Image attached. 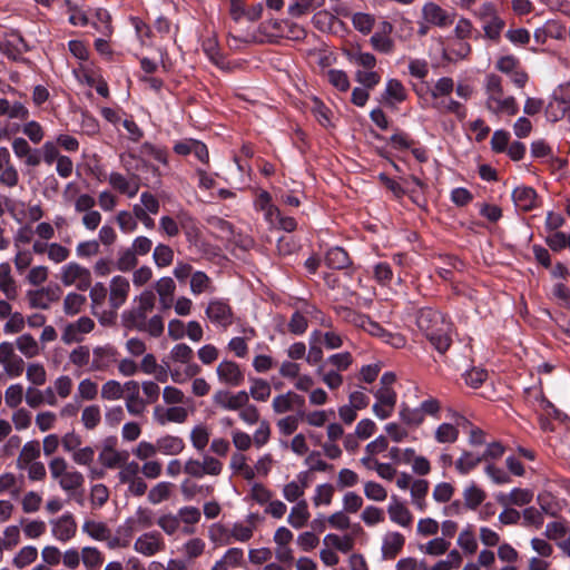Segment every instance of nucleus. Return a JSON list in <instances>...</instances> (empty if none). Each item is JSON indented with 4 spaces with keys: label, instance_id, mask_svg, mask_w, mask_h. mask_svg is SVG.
Wrapping results in <instances>:
<instances>
[{
    "label": "nucleus",
    "instance_id": "f257e3e1",
    "mask_svg": "<svg viewBox=\"0 0 570 570\" xmlns=\"http://www.w3.org/2000/svg\"><path fill=\"white\" fill-rule=\"evenodd\" d=\"M416 325L430 343L441 353L452 342V324L442 313L432 308H422L416 316Z\"/></svg>",
    "mask_w": 570,
    "mask_h": 570
},
{
    "label": "nucleus",
    "instance_id": "f03ea898",
    "mask_svg": "<svg viewBox=\"0 0 570 570\" xmlns=\"http://www.w3.org/2000/svg\"><path fill=\"white\" fill-rule=\"evenodd\" d=\"M485 108L494 114L514 116L518 105L513 96L505 95L502 79L495 73H489L484 80Z\"/></svg>",
    "mask_w": 570,
    "mask_h": 570
},
{
    "label": "nucleus",
    "instance_id": "7ed1b4c3",
    "mask_svg": "<svg viewBox=\"0 0 570 570\" xmlns=\"http://www.w3.org/2000/svg\"><path fill=\"white\" fill-rule=\"evenodd\" d=\"M155 306L156 294L151 289H144L139 295L134 297L132 306L122 313V325L131 330L142 324V321L148 318V315L154 311Z\"/></svg>",
    "mask_w": 570,
    "mask_h": 570
},
{
    "label": "nucleus",
    "instance_id": "20e7f679",
    "mask_svg": "<svg viewBox=\"0 0 570 570\" xmlns=\"http://www.w3.org/2000/svg\"><path fill=\"white\" fill-rule=\"evenodd\" d=\"M194 352L190 346L179 343L173 346L168 358L173 363L185 365L184 370L175 367L170 371V377L175 383H183L188 379L196 376L200 372V367L193 362Z\"/></svg>",
    "mask_w": 570,
    "mask_h": 570
},
{
    "label": "nucleus",
    "instance_id": "39448f33",
    "mask_svg": "<svg viewBox=\"0 0 570 570\" xmlns=\"http://www.w3.org/2000/svg\"><path fill=\"white\" fill-rule=\"evenodd\" d=\"M58 278L63 286H73L78 291H87L92 284L90 269L76 262H70L60 268Z\"/></svg>",
    "mask_w": 570,
    "mask_h": 570
},
{
    "label": "nucleus",
    "instance_id": "423d86ee",
    "mask_svg": "<svg viewBox=\"0 0 570 570\" xmlns=\"http://www.w3.org/2000/svg\"><path fill=\"white\" fill-rule=\"evenodd\" d=\"M452 423H441L434 431V440L440 444H453L459 440L460 426L468 424V420L455 411H450Z\"/></svg>",
    "mask_w": 570,
    "mask_h": 570
},
{
    "label": "nucleus",
    "instance_id": "0eeeda50",
    "mask_svg": "<svg viewBox=\"0 0 570 570\" xmlns=\"http://www.w3.org/2000/svg\"><path fill=\"white\" fill-rule=\"evenodd\" d=\"M95 328V322L88 316H81L75 322L67 324L61 334V341L65 344L80 343L86 334Z\"/></svg>",
    "mask_w": 570,
    "mask_h": 570
},
{
    "label": "nucleus",
    "instance_id": "6e6552de",
    "mask_svg": "<svg viewBox=\"0 0 570 570\" xmlns=\"http://www.w3.org/2000/svg\"><path fill=\"white\" fill-rule=\"evenodd\" d=\"M166 548L161 534L157 531L145 532L134 542V550L145 557H153Z\"/></svg>",
    "mask_w": 570,
    "mask_h": 570
},
{
    "label": "nucleus",
    "instance_id": "1a4fd4ad",
    "mask_svg": "<svg viewBox=\"0 0 570 570\" xmlns=\"http://www.w3.org/2000/svg\"><path fill=\"white\" fill-rule=\"evenodd\" d=\"M374 395L376 403L373 405V413L380 420L390 417L396 404V392L393 387H379Z\"/></svg>",
    "mask_w": 570,
    "mask_h": 570
},
{
    "label": "nucleus",
    "instance_id": "9d476101",
    "mask_svg": "<svg viewBox=\"0 0 570 570\" xmlns=\"http://www.w3.org/2000/svg\"><path fill=\"white\" fill-rule=\"evenodd\" d=\"M117 361V351L114 346L98 345L92 348V357L90 361L89 370L91 372H106Z\"/></svg>",
    "mask_w": 570,
    "mask_h": 570
},
{
    "label": "nucleus",
    "instance_id": "9b49d317",
    "mask_svg": "<svg viewBox=\"0 0 570 570\" xmlns=\"http://www.w3.org/2000/svg\"><path fill=\"white\" fill-rule=\"evenodd\" d=\"M187 417L188 410L180 405H171L169 407L156 405L153 410V419L160 426L169 423L181 424Z\"/></svg>",
    "mask_w": 570,
    "mask_h": 570
},
{
    "label": "nucleus",
    "instance_id": "f8f14e48",
    "mask_svg": "<svg viewBox=\"0 0 570 570\" xmlns=\"http://www.w3.org/2000/svg\"><path fill=\"white\" fill-rule=\"evenodd\" d=\"M213 402L216 406L226 411H238L240 407L247 404L248 393L246 391H238L232 393L228 391H217L213 395Z\"/></svg>",
    "mask_w": 570,
    "mask_h": 570
},
{
    "label": "nucleus",
    "instance_id": "ddd939ff",
    "mask_svg": "<svg viewBox=\"0 0 570 570\" xmlns=\"http://www.w3.org/2000/svg\"><path fill=\"white\" fill-rule=\"evenodd\" d=\"M130 292L129 281L121 275L114 276L109 283V305L112 309L117 311L121 307Z\"/></svg>",
    "mask_w": 570,
    "mask_h": 570
},
{
    "label": "nucleus",
    "instance_id": "4468645a",
    "mask_svg": "<svg viewBox=\"0 0 570 570\" xmlns=\"http://www.w3.org/2000/svg\"><path fill=\"white\" fill-rule=\"evenodd\" d=\"M52 535L61 542L71 540L77 532V523L71 513L62 514L61 517L50 521Z\"/></svg>",
    "mask_w": 570,
    "mask_h": 570
},
{
    "label": "nucleus",
    "instance_id": "2eb2a0df",
    "mask_svg": "<svg viewBox=\"0 0 570 570\" xmlns=\"http://www.w3.org/2000/svg\"><path fill=\"white\" fill-rule=\"evenodd\" d=\"M19 183V174L11 161L9 150L0 147V184L13 188Z\"/></svg>",
    "mask_w": 570,
    "mask_h": 570
},
{
    "label": "nucleus",
    "instance_id": "dca6fc26",
    "mask_svg": "<svg viewBox=\"0 0 570 570\" xmlns=\"http://www.w3.org/2000/svg\"><path fill=\"white\" fill-rule=\"evenodd\" d=\"M160 229L169 237H175L179 234V227L186 230L187 235L196 230L193 219L186 214L178 215V222L170 216H163L159 222Z\"/></svg>",
    "mask_w": 570,
    "mask_h": 570
},
{
    "label": "nucleus",
    "instance_id": "f3484780",
    "mask_svg": "<svg viewBox=\"0 0 570 570\" xmlns=\"http://www.w3.org/2000/svg\"><path fill=\"white\" fill-rule=\"evenodd\" d=\"M207 317L215 324L227 327L233 323V312L230 306L219 299L209 302L206 308Z\"/></svg>",
    "mask_w": 570,
    "mask_h": 570
},
{
    "label": "nucleus",
    "instance_id": "a211bd4d",
    "mask_svg": "<svg viewBox=\"0 0 570 570\" xmlns=\"http://www.w3.org/2000/svg\"><path fill=\"white\" fill-rule=\"evenodd\" d=\"M216 373L220 382L230 386H238L244 381L242 370L232 361L220 362L216 368Z\"/></svg>",
    "mask_w": 570,
    "mask_h": 570
},
{
    "label": "nucleus",
    "instance_id": "6ab92c4d",
    "mask_svg": "<svg viewBox=\"0 0 570 570\" xmlns=\"http://www.w3.org/2000/svg\"><path fill=\"white\" fill-rule=\"evenodd\" d=\"M422 16L426 22L441 28L453 22L452 16L434 2H428L423 6Z\"/></svg>",
    "mask_w": 570,
    "mask_h": 570
},
{
    "label": "nucleus",
    "instance_id": "aec40b11",
    "mask_svg": "<svg viewBox=\"0 0 570 570\" xmlns=\"http://www.w3.org/2000/svg\"><path fill=\"white\" fill-rule=\"evenodd\" d=\"M109 184L117 189L119 193L134 197L137 195L140 188V180L138 176L132 175L130 178H126L119 173H111L108 178Z\"/></svg>",
    "mask_w": 570,
    "mask_h": 570
},
{
    "label": "nucleus",
    "instance_id": "412c9836",
    "mask_svg": "<svg viewBox=\"0 0 570 570\" xmlns=\"http://www.w3.org/2000/svg\"><path fill=\"white\" fill-rule=\"evenodd\" d=\"M13 344L21 356L26 357L27 360L38 357L43 350V346L40 344V342L37 341L30 333L19 335Z\"/></svg>",
    "mask_w": 570,
    "mask_h": 570
},
{
    "label": "nucleus",
    "instance_id": "4be33fe9",
    "mask_svg": "<svg viewBox=\"0 0 570 570\" xmlns=\"http://www.w3.org/2000/svg\"><path fill=\"white\" fill-rule=\"evenodd\" d=\"M12 150L18 158L24 160V165L28 167H37L41 163L38 150L32 149L24 138H14Z\"/></svg>",
    "mask_w": 570,
    "mask_h": 570
},
{
    "label": "nucleus",
    "instance_id": "5701e85b",
    "mask_svg": "<svg viewBox=\"0 0 570 570\" xmlns=\"http://www.w3.org/2000/svg\"><path fill=\"white\" fill-rule=\"evenodd\" d=\"M405 538L397 531H389L384 534L382 540V556L384 559H394L403 549Z\"/></svg>",
    "mask_w": 570,
    "mask_h": 570
},
{
    "label": "nucleus",
    "instance_id": "b1692460",
    "mask_svg": "<svg viewBox=\"0 0 570 570\" xmlns=\"http://www.w3.org/2000/svg\"><path fill=\"white\" fill-rule=\"evenodd\" d=\"M0 292L8 301H16L19 295L18 283L8 263L0 264Z\"/></svg>",
    "mask_w": 570,
    "mask_h": 570
},
{
    "label": "nucleus",
    "instance_id": "393cba45",
    "mask_svg": "<svg viewBox=\"0 0 570 570\" xmlns=\"http://www.w3.org/2000/svg\"><path fill=\"white\" fill-rule=\"evenodd\" d=\"M155 294L158 295L159 303L163 309H168L173 305L176 284L169 276L160 277L154 285Z\"/></svg>",
    "mask_w": 570,
    "mask_h": 570
},
{
    "label": "nucleus",
    "instance_id": "a878e982",
    "mask_svg": "<svg viewBox=\"0 0 570 570\" xmlns=\"http://www.w3.org/2000/svg\"><path fill=\"white\" fill-rule=\"evenodd\" d=\"M387 513L390 520L402 528H410L413 522V515L409 508L396 498H393L389 504Z\"/></svg>",
    "mask_w": 570,
    "mask_h": 570
},
{
    "label": "nucleus",
    "instance_id": "bb28decb",
    "mask_svg": "<svg viewBox=\"0 0 570 570\" xmlns=\"http://www.w3.org/2000/svg\"><path fill=\"white\" fill-rule=\"evenodd\" d=\"M177 514L181 524V533L191 535L195 533V527L200 521L202 512L193 505H185L178 509Z\"/></svg>",
    "mask_w": 570,
    "mask_h": 570
},
{
    "label": "nucleus",
    "instance_id": "cd10ccee",
    "mask_svg": "<svg viewBox=\"0 0 570 570\" xmlns=\"http://www.w3.org/2000/svg\"><path fill=\"white\" fill-rule=\"evenodd\" d=\"M126 461H128V453L118 451L112 445L105 444L99 452V462L107 469H119Z\"/></svg>",
    "mask_w": 570,
    "mask_h": 570
},
{
    "label": "nucleus",
    "instance_id": "c85d7f7f",
    "mask_svg": "<svg viewBox=\"0 0 570 570\" xmlns=\"http://www.w3.org/2000/svg\"><path fill=\"white\" fill-rule=\"evenodd\" d=\"M81 530L89 538L96 541H105L111 538V529L107 523L91 518L85 519Z\"/></svg>",
    "mask_w": 570,
    "mask_h": 570
},
{
    "label": "nucleus",
    "instance_id": "c756f323",
    "mask_svg": "<svg viewBox=\"0 0 570 570\" xmlns=\"http://www.w3.org/2000/svg\"><path fill=\"white\" fill-rule=\"evenodd\" d=\"M0 51L8 58L17 60L23 52L28 51V46L19 35H10L0 42Z\"/></svg>",
    "mask_w": 570,
    "mask_h": 570
},
{
    "label": "nucleus",
    "instance_id": "7c9ffc66",
    "mask_svg": "<svg viewBox=\"0 0 570 570\" xmlns=\"http://www.w3.org/2000/svg\"><path fill=\"white\" fill-rule=\"evenodd\" d=\"M323 546L330 547L334 551L348 553L354 549L355 539L352 534L338 535L336 533H327L323 538Z\"/></svg>",
    "mask_w": 570,
    "mask_h": 570
},
{
    "label": "nucleus",
    "instance_id": "2f4dec72",
    "mask_svg": "<svg viewBox=\"0 0 570 570\" xmlns=\"http://www.w3.org/2000/svg\"><path fill=\"white\" fill-rule=\"evenodd\" d=\"M41 453L40 443L36 440L28 441L23 444L18 459H17V468L20 470H24L31 463L38 462Z\"/></svg>",
    "mask_w": 570,
    "mask_h": 570
},
{
    "label": "nucleus",
    "instance_id": "473e14b6",
    "mask_svg": "<svg viewBox=\"0 0 570 570\" xmlns=\"http://www.w3.org/2000/svg\"><path fill=\"white\" fill-rule=\"evenodd\" d=\"M515 206L521 210H531L535 206L537 193L533 188L519 186L512 193Z\"/></svg>",
    "mask_w": 570,
    "mask_h": 570
},
{
    "label": "nucleus",
    "instance_id": "72a5a7b5",
    "mask_svg": "<svg viewBox=\"0 0 570 570\" xmlns=\"http://www.w3.org/2000/svg\"><path fill=\"white\" fill-rule=\"evenodd\" d=\"M309 517L308 504L302 499L291 509L287 522L294 529H302L307 524Z\"/></svg>",
    "mask_w": 570,
    "mask_h": 570
},
{
    "label": "nucleus",
    "instance_id": "f704fd0d",
    "mask_svg": "<svg viewBox=\"0 0 570 570\" xmlns=\"http://www.w3.org/2000/svg\"><path fill=\"white\" fill-rule=\"evenodd\" d=\"M2 116H7L10 119L27 120L29 118V110L20 101L10 102L8 99L0 98V117Z\"/></svg>",
    "mask_w": 570,
    "mask_h": 570
},
{
    "label": "nucleus",
    "instance_id": "c9c22d12",
    "mask_svg": "<svg viewBox=\"0 0 570 570\" xmlns=\"http://www.w3.org/2000/svg\"><path fill=\"white\" fill-rule=\"evenodd\" d=\"M26 299L29 307L36 309H48L53 301L50 296V289L45 287L28 291L26 293Z\"/></svg>",
    "mask_w": 570,
    "mask_h": 570
},
{
    "label": "nucleus",
    "instance_id": "e433bc0d",
    "mask_svg": "<svg viewBox=\"0 0 570 570\" xmlns=\"http://www.w3.org/2000/svg\"><path fill=\"white\" fill-rule=\"evenodd\" d=\"M26 379L33 386H42L48 381V372L40 362L26 363Z\"/></svg>",
    "mask_w": 570,
    "mask_h": 570
},
{
    "label": "nucleus",
    "instance_id": "4c0bfd02",
    "mask_svg": "<svg viewBox=\"0 0 570 570\" xmlns=\"http://www.w3.org/2000/svg\"><path fill=\"white\" fill-rule=\"evenodd\" d=\"M483 461V456L480 454L473 453L471 451H462L458 460L454 462L456 471L465 475L474 470L481 462Z\"/></svg>",
    "mask_w": 570,
    "mask_h": 570
},
{
    "label": "nucleus",
    "instance_id": "58836bf2",
    "mask_svg": "<svg viewBox=\"0 0 570 570\" xmlns=\"http://www.w3.org/2000/svg\"><path fill=\"white\" fill-rule=\"evenodd\" d=\"M158 452L165 455H177L185 449L183 439L175 435H165L157 440Z\"/></svg>",
    "mask_w": 570,
    "mask_h": 570
},
{
    "label": "nucleus",
    "instance_id": "ea45409f",
    "mask_svg": "<svg viewBox=\"0 0 570 570\" xmlns=\"http://www.w3.org/2000/svg\"><path fill=\"white\" fill-rule=\"evenodd\" d=\"M81 563L86 570H98L104 563V554L97 547H82Z\"/></svg>",
    "mask_w": 570,
    "mask_h": 570
},
{
    "label": "nucleus",
    "instance_id": "a19ab883",
    "mask_svg": "<svg viewBox=\"0 0 570 570\" xmlns=\"http://www.w3.org/2000/svg\"><path fill=\"white\" fill-rule=\"evenodd\" d=\"M174 484L170 482L161 481L156 483L151 489L148 491V501L149 503L156 505L160 504L164 501L169 500L171 497Z\"/></svg>",
    "mask_w": 570,
    "mask_h": 570
},
{
    "label": "nucleus",
    "instance_id": "79ce46f5",
    "mask_svg": "<svg viewBox=\"0 0 570 570\" xmlns=\"http://www.w3.org/2000/svg\"><path fill=\"white\" fill-rule=\"evenodd\" d=\"M87 298L78 293H68L62 302L63 313L68 316H75L79 314L86 305Z\"/></svg>",
    "mask_w": 570,
    "mask_h": 570
},
{
    "label": "nucleus",
    "instance_id": "37998d69",
    "mask_svg": "<svg viewBox=\"0 0 570 570\" xmlns=\"http://www.w3.org/2000/svg\"><path fill=\"white\" fill-rule=\"evenodd\" d=\"M156 523L159 527V529L169 537H173L178 531H181V524L177 513H163L158 517Z\"/></svg>",
    "mask_w": 570,
    "mask_h": 570
},
{
    "label": "nucleus",
    "instance_id": "c03bdc74",
    "mask_svg": "<svg viewBox=\"0 0 570 570\" xmlns=\"http://www.w3.org/2000/svg\"><path fill=\"white\" fill-rule=\"evenodd\" d=\"M410 490L413 504L423 511L426 507L425 497L429 491V482L423 479L414 480Z\"/></svg>",
    "mask_w": 570,
    "mask_h": 570
},
{
    "label": "nucleus",
    "instance_id": "a18cd8bd",
    "mask_svg": "<svg viewBox=\"0 0 570 570\" xmlns=\"http://www.w3.org/2000/svg\"><path fill=\"white\" fill-rule=\"evenodd\" d=\"M132 330L145 332L151 337H159L165 330L164 320L160 315L156 314L150 318H146L142 321V324L135 326Z\"/></svg>",
    "mask_w": 570,
    "mask_h": 570
},
{
    "label": "nucleus",
    "instance_id": "49530a36",
    "mask_svg": "<svg viewBox=\"0 0 570 570\" xmlns=\"http://www.w3.org/2000/svg\"><path fill=\"white\" fill-rule=\"evenodd\" d=\"M140 466L136 461H126L118 471L117 478L119 483L127 487L140 478Z\"/></svg>",
    "mask_w": 570,
    "mask_h": 570
},
{
    "label": "nucleus",
    "instance_id": "de8ad7c7",
    "mask_svg": "<svg viewBox=\"0 0 570 570\" xmlns=\"http://www.w3.org/2000/svg\"><path fill=\"white\" fill-rule=\"evenodd\" d=\"M208 224L212 228L213 234L216 237L227 242L234 238L235 232L233 226L228 222L219 217H210L208 219Z\"/></svg>",
    "mask_w": 570,
    "mask_h": 570
},
{
    "label": "nucleus",
    "instance_id": "09e8293b",
    "mask_svg": "<svg viewBox=\"0 0 570 570\" xmlns=\"http://www.w3.org/2000/svg\"><path fill=\"white\" fill-rule=\"evenodd\" d=\"M60 488L66 492H72L81 488L85 483V476L76 470H68L62 478L58 480Z\"/></svg>",
    "mask_w": 570,
    "mask_h": 570
},
{
    "label": "nucleus",
    "instance_id": "8fccbe9b",
    "mask_svg": "<svg viewBox=\"0 0 570 570\" xmlns=\"http://www.w3.org/2000/svg\"><path fill=\"white\" fill-rule=\"evenodd\" d=\"M247 393L248 399L253 397L255 401L266 402L272 394V387L269 383L263 379H253L249 392Z\"/></svg>",
    "mask_w": 570,
    "mask_h": 570
},
{
    "label": "nucleus",
    "instance_id": "3c124183",
    "mask_svg": "<svg viewBox=\"0 0 570 570\" xmlns=\"http://www.w3.org/2000/svg\"><path fill=\"white\" fill-rule=\"evenodd\" d=\"M485 492L474 483L463 491L464 504L470 510H475L485 499Z\"/></svg>",
    "mask_w": 570,
    "mask_h": 570
},
{
    "label": "nucleus",
    "instance_id": "603ef678",
    "mask_svg": "<svg viewBox=\"0 0 570 570\" xmlns=\"http://www.w3.org/2000/svg\"><path fill=\"white\" fill-rule=\"evenodd\" d=\"M0 366L2 367V371L6 374V376L10 379H17L23 374L26 362L22 358V356L18 354L16 356H12V358L10 360H4L3 362H1Z\"/></svg>",
    "mask_w": 570,
    "mask_h": 570
},
{
    "label": "nucleus",
    "instance_id": "864d4df0",
    "mask_svg": "<svg viewBox=\"0 0 570 570\" xmlns=\"http://www.w3.org/2000/svg\"><path fill=\"white\" fill-rule=\"evenodd\" d=\"M325 263L331 268H345L350 265V257L343 248L334 247L327 252Z\"/></svg>",
    "mask_w": 570,
    "mask_h": 570
},
{
    "label": "nucleus",
    "instance_id": "5fc2aeb1",
    "mask_svg": "<svg viewBox=\"0 0 570 570\" xmlns=\"http://www.w3.org/2000/svg\"><path fill=\"white\" fill-rule=\"evenodd\" d=\"M38 558V550L36 547L26 546L21 548L12 559V564L18 569H23L33 563Z\"/></svg>",
    "mask_w": 570,
    "mask_h": 570
},
{
    "label": "nucleus",
    "instance_id": "6e6d98bb",
    "mask_svg": "<svg viewBox=\"0 0 570 570\" xmlns=\"http://www.w3.org/2000/svg\"><path fill=\"white\" fill-rule=\"evenodd\" d=\"M153 259L157 267H167L174 262V250L166 244H158L154 249Z\"/></svg>",
    "mask_w": 570,
    "mask_h": 570
},
{
    "label": "nucleus",
    "instance_id": "4d7b16f0",
    "mask_svg": "<svg viewBox=\"0 0 570 570\" xmlns=\"http://www.w3.org/2000/svg\"><path fill=\"white\" fill-rule=\"evenodd\" d=\"M98 395V384L89 377L82 379L77 385V397L82 401H92Z\"/></svg>",
    "mask_w": 570,
    "mask_h": 570
},
{
    "label": "nucleus",
    "instance_id": "13d9d810",
    "mask_svg": "<svg viewBox=\"0 0 570 570\" xmlns=\"http://www.w3.org/2000/svg\"><path fill=\"white\" fill-rule=\"evenodd\" d=\"M456 543L468 554H474L478 550V541L470 527L460 532Z\"/></svg>",
    "mask_w": 570,
    "mask_h": 570
},
{
    "label": "nucleus",
    "instance_id": "bf43d9fd",
    "mask_svg": "<svg viewBox=\"0 0 570 570\" xmlns=\"http://www.w3.org/2000/svg\"><path fill=\"white\" fill-rule=\"evenodd\" d=\"M101 421V412L98 405H88L82 410L81 423L86 430L96 429Z\"/></svg>",
    "mask_w": 570,
    "mask_h": 570
},
{
    "label": "nucleus",
    "instance_id": "052dcab7",
    "mask_svg": "<svg viewBox=\"0 0 570 570\" xmlns=\"http://www.w3.org/2000/svg\"><path fill=\"white\" fill-rule=\"evenodd\" d=\"M23 386L20 383L9 385L4 391V402L10 409H17L23 401Z\"/></svg>",
    "mask_w": 570,
    "mask_h": 570
},
{
    "label": "nucleus",
    "instance_id": "680f3d73",
    "mask_svg": "<svg viewBox=\"0 0 570 570\" xmlns=\"http://www.w3.org/2000/svg\"><path fill=\"white\" fill-rule=\"evenodd\" d=\"M399 416L404 425L419 426L424 421V415L420 409H411L407 405H402Z\"/></svg>",
    "mask_w": 570,
    "mask_h": 570
},
{
    "label": "nucleus",
    "instance_id": "e2e57ef3",
    "mask_svg": "<svg viewBox=\"0 0 570 570\" xmlns=\"http://www.w3.org/2000/svg\"><path fill=\"white\" fill-rule=\"evenodd\" d=\"M21 525L24 535L32 540L40 538L47 530V524L42 520H22Z\"/></svg>",
    "mask_w": 570,
    "mask_h": 570
},
{
    "label": "nucleus",
    "instance_id": "0e129e2a",
    "mask_svg": "<svg viewBox=\"0 0 570 570\" xmlns=\"http://www.w3.org/2000/svg\"><path fill=\"white\" fill-rule=\"evenodd\" d=\"M100 394L107 401L119 400L124 395V385L116 380H109L102 384Z\"/></svg>",
    "mask_w": 570,
    "mask_h": 570
},
{
    "label": "nucleus",
    "instance_id": "69168bd1",
    "mask_svg": "<svg viewBox=\"0 0 570 570\" xmlns=\"http://www.w3.org/2000/svg\"><path fill=\"white\" fill-rule=\"evenodd\" d=\"M351 19L354 28L364 35L370 33L375 23L374 16L365 12L353 13Z\"/></svg>",
    "mask_w": 570,
    "mask_h": 570
},
{
    "label": "nucleus",
    "instance_id": "338daca9",
    "mask_svg": "<svg viewBox=\"0 0 570 570\" xmlns=\"http://www.w3.org/2000/svg\"><path fill=\"white\" fill-rule=\"evenodd\" d=\"M138 265V256L131 248H126L119 253L116 262L117 269L120 272H129Z\"/></svg>",
    "mask_w": 570,
    "mask_h": 570
},
{
    "label": "nucleus",
    "instance_id": "774afa93",
    "mask_svg": "<svg viewBox=\"0 0 570 570\" xmlns=\"http://www.w3.org/2000/svg\"><path fill=\"white\" fill-rule=\"evenodd\" d=\"M462 563V556L458 550H451L444 560L438 561L430 570H453Z\"/></svg>",
    "mask_w": 570,
    "mask_h": 570
}]
</instances>
